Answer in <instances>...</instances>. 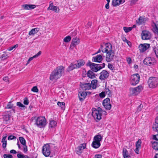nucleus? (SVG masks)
I'll use <instances>...</instances> for the list:
<instances>
[{
    "label": "nucleus",
    "mask_w": 158,
    "mask_h": 158,
    "mask_svg": "<svg viewBox=\"0 0 158 158\" xmlns=\"http://www.w3.org/2000/svg\"><path fill=\"white\" fill-rule=\"evenodd\" d=\"M101 49L103 53H106V60L109 62L112 61L115 55V52L112 50V46L110 43H104L101 44Z\"/></svg>",
    "instance_id": "1"
},
{
    "label": "nucleus",
    "mask_w": 158,
    "mask_h": 158,
    "mask_svg": "<svg viewBox=\"0 0 158 158\" xmlns=\"http://www.w3.org/2000/svg\"><path fill=\"white\" fill-rule=\"evenodd\" d=\"M64 73V68L62 66L57 67L51 73L49 79L50 80H56L59 79Z\"/></svg>",
    "instance_id": "2"
},
{
    "label": "nucleus",
    "mask_w": 158,
    "mask_h": 158,
    "mask_svg": "<svg viewBox=\"0 0 158 158\" xmlns=\"http://www.w3.org/2000/svg\"><path fill=\"white\" fill-rule=\"evenodd\" d=\"M34 118L36 120L35 124L38 127L40 128L46 125V120L44 117H35Z\"/></svg>",
    "instance_id": "3"
},
{
    "label": "nucleus",
    "mask_w": 158,
    "mask_h": 158,
    "mask_svg": "<svg viewBox=\"0 0 158 158\" xmlns=\"http://www.w3.org/2000/svg\"><path fill=\"white\" fill-rule=\"evenodd\" d=\"M102 111V109L100 107H98L97 109L93 108L92 109V115L95 119H97L98 120H100L101 118Z\"/></svg>",
    "instance_id": "4"
},
{
    "label": "nucleus",
    "mask_w": 158,
    "mask_h": 158,
    "mask_svg": "<svg viewBox=\"0 0 158 158\" xmlns=\"http://www.w3.org/2000/svg\"><path fill=\"white\" fill-rule=\"evenodd\" d=\"M148 83L150 88H155L158 85V79L155 77H150L148 80Z\"/></svg>",
    "instance_id": "5"
},
{
    "label": "nucleus",
    "mask_w": 158,
    "mask_h": 158,
    "mask_svg": "<svg viewBox=\"0 0 158 158\" xmlns=\"http://www.w3.org/2000/svg\"><path fill=\"white\" fill-rule=\"evenodd\" d=\"M143 89L141 85H139L135 88H130V93L132 96H136L139 94Z\"/></svg>",
    "instance_id": "6"
},
{
    "label": "nucleus",
    "mask_w": 158,
    "mask_h": 158,
    "mask_svg": "<svg viewBox=\"0 0 158 158\" xmlns=\"http://www.w3.org/2000/svg\"><path fill=\"white\" fill-rule=\"evenodd\" d=\"M42 152L45 157L49 156L51 154V147L48 144H44L43 147Z\"/></svg>",
    "instance_id": "7"
},
{
    "label": "nucleus",
    "mask_w": 158,
    "mask_h": 158,
    "mask_svg": "<svg viewBox=\"0 0 158 158\" xmlns=\"http://www.w3.org/2000/svg\"><path fill=\"white\" fill-rule=\"evenodd\" d=\"M140 79L139 75L136 73L131 75V83L132 85H135L137 84L139 81Z\"/></svg>",
    "instance_id": "8"
},
{
    "label": "nucleus",
    "mask_w": 158,
    "mask_h": 158,
    "mask_svg": "<svg viewBox=\"0 0 158 158\" xmlns=\"http://www.w3.org/2000/svg\"><path fill=\"white\" fill-rule=\"evenodd\" d=\"M156 63L155 59L150 57H146L143 60L144 64L149 66L154 65Z\"/></svg>",
    "instance_id": "9"
},
{
    "label": "nucleus",
    "mask_w": 158,
    "mask_h": 158,
    "mask_svg": "<svg viewBox=\"0 0 158 158\" xmlns=\"http://www.w3.org/2000/svg\"><path fill=\"white\" fill-rule=\"evenodd\" d=\"M142 40H147L149 39L151 37V34L148 31L143 30L142 31L141 34Z\"/></svg>",
    "instance_id": "10"
},
{
    "label": "nucleus",
    "mask_w": 158,
    "mask_h": 158,
    "mask_svg": "<svg viewBox=\"0 0 158 158\" xmlns=\"http://www.w3.org/2000/svg\"><path fill=\"white\" fill-rule=\"evenodd\" d=\"M102 105L107 110H109L111 108V105L110 103V99L108 98H107L103 100Z\"/></svg>",
    "instance_id": "11"
},
{
    "label": "nucleus",
    "mask_w": 158,
    "mask_h": 158,
    "mask_svg": "<svg viewBox=\"0 0 158 158\" xmlns=\"http://www.w3.org/2000/svg\"><path fill=\"white\" fill-rule=\"evenodd\" d=\"M80 86L83 91H85L86 90L91 89L90 83H81L80 84Z\"/></svg>",
    "instance_id": "12"
},
{
    "label": "nucleus",
    "mask_w": 158,
    "mask_h": 158,
    "mask_svg": "<svg viewBox=\"0 0 158 158\" xmlns=\"http://www.w3.org/2000/svg\"><path fill=\"white\" fill-rule=\"evenodd\" d=\"M88 65L89 66L93 72H96L100 70L99 69V65H98V64L89 63H88Z\"/></svg>",
    "instance_id": "13"
},
{
    "label": "nucleus",
    "mask_w": 158,
    "mask_h": 158,
    "mask_svg": "<svg viewBox=\"0 0 158 158\" xmlns=\"http://www.w3.org/2000/svg\"><path fill=\"white\" fill-rule=\"evenodd\" d=\"M149 47V44H141L139 47V50L141 52H143L146 50Z\"/></svg>",
    "instance_id": "14"
},
{
    "label": "nucleus",
    "mask_w": 158,
    "mask_h": 158,
    "mask_svg": "<svg viewBox=\"0 0 158 158\" xmlns=\"http://www.w3.org/2000/svg\"><path fill=\"white\" fill-rule=\"evenodd\" d=\"M100 75L99 77V79L101 80H105L107 79L109 76V73L106 70H103L100 73Z\"/></svg>",
    "instance_id": "15"
},
{
    "label": "nucleus",
    "mask_w": 158,
    "mask_h": 158,
    "mask_svg": "<svg viewBox=\"0 0 158 158\" xmlns=\"http://www.w3.org/2000/svg\"><path fill=\"white\" fill-rule=\"evenodd\" d=\"M80 42L79 38L78 37L73 38L72 41V43L70 44V47L72 46H75L78 45Z\"/></svg>",
    "instance_id": "16"
},
{
    "label": "nucleus",
    "mask_w": 158,
    "mask_h": 158,
    "mask_svg": "<svg viewBox=\"0 0 158 158\" xmlns=\"http://www.w3.org/2000/svg\"><path fill=\"white\" fill-rule=\"evenodd\" d=\"M103 60L102 56L101 55H97L96 56H94L92 58L93 61L96 62H101Z\"/></svg>",
    "instance_id": "17"
},
{
    "label": "nucleus",
    "mask_w": 158,
    "mask_h": 158,
    "mask_svg": "<svg viewBox=\"0 0 158 158\" xmlns=\"http://www.w3.org/2000/svg\"><path fill=\"white\" fill-rule=\"evenodd\" d=\"M152 129L154 131L157 132L158 136V116L156 117L155 120V122L153 123L152 125Z\"/></svg>",
    "instance_id": "18"
},
{
    "label": "nucleus",
    "mask_w": 158,
    "mask_h": 158,
    "mask_svg": "<svg viewBox=\"0 0 158 158\" xmlns=\"http://www.w3.org/2000/svg\"><path fill=\"white\" fill-rule=\"evenodd\" d=\"M86 144L83 143L79 146L76 149L77 152V154L80 155L82 152L83 150L85 148Z\"/></svg>",
    "instance_id": "19"
},
{
    "label": "nucleus",
    "mask_w": 158,
    "mask_h": 158,
    "mask_svg": "<svg viewBox=\"0 0 158 158\" xmlns=\"http://www.w3.org/2000/svg\"><path fill=\"white\" fill-rule=\"evenodd\" d=\"M87 95V93L85 91L80 92L78 94V97L80 100L81 101H83L86 95Z\"/></svg>",
    "instance_id": "20"
},
{
    "label": "nucleus",
    "mask_w": 158,
    "mask_h": 158,
    "mask_svg": "<svg viewBox=\"0 0 158 158\" xmlns=\"http://www.w3.org/2000/svg\"><path fill=\"white\" fill-rule=\"evenodd\" d=\"M153 27L152 31L156 34H158V22H153L152 24Z\"/></svg>",
    "instance_id": "21"
},
{
    "label": "nucleus",
    "mask_w": 158,
    "mask_h": 158,
    "mask_svg": "<svg viewBox=\"0 0 158 158\" xmlns=\"http://www.w3.org/2000/svg\"><path fill=\"white\" fill-rule=\"evenodd\" d=\"M24 10H31L36 7L34 5L24 4L22 6Z\"/></svg>",
    "instance_id": "22"
},
{
    "label": "nucleus",
    "mask_w": 158,
    "mask_h": 158,
    "mask_svg": "<svg viewBox=\"0 0 158 158\" xmlns=\"http://www.w3.org/2000/svg\"><path fill=\"white\" fill-rule=\"evenodd\" d=\"M146 21L145 18L140 16L138 19L136 20V24L139 25L144 24Z\"/></svg>",
    "instance_id": "23"
},
{
    "label": "nucleus",
    "mask_w": 158,
    "mask_h": 158,
    "mask_svg": "<svg viewBox=\"0 0 158 158\" xmlns=\"http://www.w3.org/2000/svg\"><path fill=\"white\" fill-rule=\"evenodd\" d=\"M123 155L124 158H130V156L128 154L127 150L125 148L123 149Z\"/></svg>",
    "instance_id": "24"
},
{
    "label": "nucleus",
    "mask_w": 158,
    "mask_h": 158,
    "mask_svg": "<svg viewBox=\"0 0 158 158\" xmlns=\"http://www.w3.org/2000/svg\"><path fill=\"white\" fill-rule=\"evenodd\" d=\"M122 2V0H113L112 5L114 6H116L120 5Z\"/></svg>",
    "instance_id": "25"
},
{
    "label": "nucleus",
    "mask_w": 158,
    "mask_h": 158,
    "mask_svg": "<svg viewBox=\"0 0 158 158\" xmlns=\"http://www.w3.org/2000/svg\"><path fill=\"white\" fill-rule=\"evenodd\" d=\"M39 30V29L38 28H35L32 29L29 32V35H34L37 33Z\"/></svg>",
    "instance_id": "26"
},
{
    "label": "nucleus",
    "mask_w": 158,
    "mask_h": 158,
    "mask_svg": "<svg viewBox=\"0 0 158 158\" xmlns=\"http://www.w3.org/2000/svg\"><path fill=\"white\" fill-rule=\"evenodd\" d=\"M97 80H94L91 81L90 83L91 88L95 89L96 88L97 85Z\"/></svg>",
    "instance_id": "27"
},
{
    "label": "nucleus",
    "mask_w": 158,
    "mask_h": 158,
    "mask_svg": "<svg viewBox=\"0 0 158 158\" xmlns=\"http://www.w3.org/2000/svg\"><path fill=\"white\" fill-rule=\"evenodd\" d=\"M41 51H39L38 53H37L36 55L34 56L33 57H31L29 58L28 60L27 63L26 64V65H27L29 63V62L32 60L33 58H35L38 57L39 56L41 55Z\"/></svg>",
    "instance_id": "28"
},
{
    "label": "nucleus",
    "mask_w": 158,
    "mask_h": 158,
    "mask_svg": "<svg viewBox=\"0 0 158 158\" xmlns=\"http://www.w3.org/2000/svg\"><path fill=\"white\" fill-rule=\"evenodd\" d=\"M85 64V62L84 61L80 60L77 61V64H75L76 66V69L79 68L81 66H83Z\"/></svg>",
    "instance_id": "29"
},
{
    "label": "nucleus",
    "mask_w": 158,
    "mask_h": 158,
    "mask_svg": "<svg viewBox=\"0 0 158 158\" xmlns=\"http://www.w3.org/2000/svg\"><path fill=\"white\" fill-rule=\"evenodd\" d=\"M102 137L100 135H95L94 138V140L100 143V142L102 140Z\"/></svg>",
    "instance_id": "30"
},
{
    "label": "nucleus",
    "mask_w": 158,
    "mask_h": 158,
    "mask_svg": "<svg viewBox=\"0 0 158 158\" xmlns=\"http://www.w3.org/2000/svg\"><path fill=\"white\" fill-rule=\"evenodd\" d=\"M101 145L100 143L94 140L92 142V146L95 148H98Z\"/></svg>",
    "instance_id": "31"
},
{
    "label": "nucleus",
    "mask_w": 158,
    "mask_h": 158,
    "mask_svg": "<svg viewBox=\"0 0 158 158\" xmlns=\"http://www.w3.org/2000/svg\"><path fill=\"white\" fill-rule=\"evenodd\" d=\"M6 136L3 137L2 140V146L4 148H5L6 146L7 141L6 140Z\"/></svg>",
    "instance_id": "32"
},
{
    "label": "nucleus",
    "mask_w": 158,
    "mask_h": 158,
    "mask_svg": "<svg viewBox=\"0 0 158 158\" xmlns=\"http://www.w3.org/2000/svg\"><path fill=\"white\" fill-rule=\"evenodd\" d=\"M152 148L156 151H158V143L156 142H152Z\"/></svg>",
    "instance_id": "33"
},
{
    "label": "nucleus",
    "mask_w": 158,
    "mask_h": 158,
    "mask_svg": "<svg viewBox=\"0 0 158 158\" xmlns=\"http://www.w3.org/2000/svg\"><path fill=\"white\" fill-rule=\"evenodd\" d=\"M75 69H76V66L75 64H73L71 63L67 68V70L68 71H70Z\"/></svg>",
    "instance_id": "34"
},
{
    "label": "nucleus",
    "mask_w": 158,
    "mask_h": 158,
    "mask_svg": "<svg viewBox=\"0 0 158 158\" xmlns=\"http://www.w3.org/2000/svg\"><path fill=\"white\" fill-rule=\"evenodd\" d=\"M87 76L89 78L93 79L94 78L95 76L94 73L91 71L89 70L87 73Z\"/></svg>",
    "instance_id": "35"
},
{
    "label": "nucleus",
    "mask_w": 158,
    "mask_h": 158,
    "mask_svg": "<svg viewBox=\"0 0 158 158\" xmlns=\"http://www.w3.org/2000/svg\"><path fill=\"white\" fill-rule=\"evenodd\" d=\"M8 57V55L6 53H3L0 56V59L1 60H3L6 59Z\"/></svg>",
    "instance_id": "36"
},
{
    "label": "nucleus",
    "mask_w": 158,
    "mask_h": 158,
    "mask_svg": "<svg viewBox=\"0 0 158 158\" xmlns=\"http://www.w3.org/2000/svg\"><path fill=\"white\" fill-rule=\"evenodd\" d=\"M57 123L54 121L52 120L50 122L49 125V127L51 128H53L55 127L56 126Z\"/></svg>",
    "instance_id": "37"
},
{
    "label": "nucleus",
    "mask_w": 158,
    "mask_h": 158,
    "mask_svg": "<svg viewBox=\"0 0 158 158\" xmlns=\"http://www.w3.org/2000/svg\"><path fill=\"white\" fill-rule=\"evenodd\" d=\"M19 139L20 143L23 145H25L26 144V141L25 139L23 137H19Z\"/></svg>",
    "instance_id": "38"
},
{
    "label": "nucleus",
    "mask_w": 158,
    "mask_h": 158,
    "mask_svg": "<svg viewBox=\"0 0 158 158\" xmlns=\"http://www.w3.org/2000/svg\"><path fill=\"white\" fill-rule=\"evenodd\" d=\"M141 141L140 139H139L136 143V148H140L141 147Z\"/></svg>",
    "instance_id": "39"
},
{
    "label": "nucleus",
    "mask_w": 158,
    "mask_h": 158,
    "mask_svg": "<svg viewBox=\"0 0 158 158\" xmlns=\"http://www.w3.org/2000/svg\"><path fill=\"white\" fill-rule=\"evenodd\" d=\"M57 105L60 107H61V108L63 110L64 109V106L65 103L64 102H57Z\"/></svg>",
    "instance_id": "40"
},
{
    "label": "nucleus",
    "mask_w": 158,
    "mask_h": 158,
    "mask_svg": "<svg viewBox=\"0 0 158 158\" xmlns=\"http://www.w3.org/2000/svg\"><path fill=\"white\" fill-rule=\"evenodd\" d=\"M10 116L9 115H4L3 116V118L4 121L6 122L9 121L10 118Z\"/></svg>",
    "instance_id": "41"
},
{
    "label": "nucleus",
    "mask_w": 158,
    "mask_h": 158,
    "mask_svg": "<svg viewBox=\"0 0 158 158\" xmlns=\"http://www.w3.org/2000/svg\"><path fill=\"white\" fill-rule=\"evenodd\" d=\"M105 92L108 96L111 97L112 96V92L108 88H106Z\"/></svg>",
    "instance_id": "42"
},
{
    "label": "nucleus",
    "mask_w": 158,
    "mask_h": 158,
    "mask_svg": "<svg viewBox=\"0 0 158 158\" xmlns=\"http://www.w3.org/2000/svg\"><path fill=\"white\" fill-rule=\"evenodd\" d=\"M132 27H123V29L124 31L126 33L129 32L130 31L132 30Z\"/></svg>",
    "instance_id": "43"
},
{
    "label": "nucleus",
    "mask_w": 158,
    "mask_h": 158,
    "mask_svg": "<svg viewBox=\"0 0 158 158\" xmlns=\"http://www.w3.org/2000/svg\"><path fill=\"white\" fill-rule=\"evenodd\" d=\"M71 37L69 36H68L65 37L63 40L65 42H68L71 40Z\"/></svg>",
    "instance_id": "44"
},
{
    "label": "nucleus",
    "mask_w": 158,
    "mask_h": 158,
    "mask_svg": "<svg viewBox=\"0 0 158 158\" xmlns=\"http://www.w3.org/2000/svg\"><path fill=\"white\" fill-rule=\"evenodd\" d=\"M52 10L56 12H58L59 9L57 6H54L52 9Z\"/></svg>",
    "instance_id": "45"
},
{
    "label": "nucleus",
    "mask_w": 158,
    "mask_h": 158,
    "mask_svg": "<svg viewBox=\"0 0 158 158\" xmlns=\"http://www.w3.org/2000/svg\"><path fill=\"white\" fill-rule=\"evenodd\" d=\"M29 102L28 98L27 97H25L24 99L23 103L25 105H28L29 104Z\"/></svg>",
    "instance_id": "46"
},
{
    "label": "nucleus",
    "mask_w": 158,
    "mask_h": 158,
    "mask_svg": "<svg viewBox=\"0 0 158 158\" xmlns=\"http://www.w3.org/2000/svg\"><path fill=\"white\" fill-rule=\"evenodd\" d=\"M156 57L158 58V47H155L153 49Z\"/></svg>",
    "instance_id": "47"
},
{
    "label": "nucleus",
    "mask_w": 158,
    "mask_h": 158,
    "mask_svg": "<svg viewBox=\"0 0 158 158\" xmlns=\"http://www.w3.org/2000/svg\"><path fill=\"white\" fill-rule=\"evenodd\" d=\"M31 91L34 92H38V89L36 86H34L31 89Z\"/></svg>",
    "instance_id": "48"
},
{
    "label": "nucleus",
    "mask_w": 158,
    "mask_h": 158,
    "mask_svg": "<svg viewBox=\"0 0 158 158\" xmlns=\"http://www.w3.org/2000/svg\"><path fill=\"white\" fill-rule=\"evenodd\" d=\"M4 158H13V156L10 154H4L3 155Z\"/></svg>",
    "instance_id": "49"
},
{
    "label": "nucleus",
    "mask_w": 158,
    "mask_h": 158,
    "mask_svg": "<svg viewBox=\"0 0 158 158\" xmlns=\"http://www.w3.org/2000/svg\"><path fill=\"white\" fill-rule=\"evenodd\" d=\"M18 47V45L17 44H16L13 46L9 48L8 49V50L9 51H11L13 50L15 48H17Z\"/></svg>",
    "instance_id": "50"
},
{
    "label": "nucleus",
    "mask_w": 158,
    "mask_h": 158,
    "mask_svg": "<svg viewBox=\"0 0 158 158\" xmlns=\"http://www.w3.org/2000/svg\"><path fill=\"white\" fill-rule=\"evenodd\" d=\"M105 64L104 63H103L102 64H98V65H99V66H98L99 67V69L100 70L102 68H104L105 67Z\"/></svg>",
    "instance_id": "51"
},
{
    "label": "nucleus",
    "mask_w": 158,
    "mask_h": 158,
    "mask_svg": "<svg viewBox=\"0 0 158 158\" xmlns=\"http://www.w3.org/2000/svg\"><path fill=\"white\" fill-rule=\"evenodd\" d=\"M17 106L20 107L24 108L25 106L20 102H17Z\"/></svg>",
    "instance_id": "52"
},
{
    "label": "nucleus",
    "mask_w": 158,
    "mask_h": 158,
    "mask_svg": "<svg viewBox=\"0 0 158 158\" xmlns=\"http://www.w3.org/2000/svg\"><path fill=\"white\" fill-rule=\"evenodd\" d=\"M23 152L24 153H26L28 151L27 146L26 144L23 145Z\"/></svg>",
    "instance_id": "53"
},
{
    "label": "nucleus",
    "mask_w": 158,
    "mask_h": 158,
    "mask_svg": "<svg viewBox=\"0 0 158 158\" xmlns=\"http://www.w3.org/2000/svg\"><path fill=\"white\" fill-rule=\"evenodd\" d=\"M53 5L52 3H50L49 5V7L47 9V10H52V8L54 6Z\"/></svg>",
    "instance_id": "54"
},
{
    "label": "nucleus",
    "mask_w": 158,
    "mask_h": 158,
    "mask_svg": "<svg viewBox=\"0 0 158 158\" xmlns=\"http://www.w3.org/2000/svg\"><path fill=\"white\" fill-rule=\"evenodd\" d=\"M99 95L100 98H104L105 96V92H102L99 94Z\"/></svg>",
    "instance_id": "55"
},
{
    "label": "nucleus",
    "mask_w": 158,
    "mask_h": 158,
    "mask_svg": "<svg viewBox=\"0 0 158 158\" xmlns=\"http://www.w3.org/2000/svg\"><path fill=\"white\" fill-rule=\"evenodd\" d=\"M13 106V105L11 104V102H9L8 103V104L7 105L6 108L8 109H11L12 108Z\"/></svg>",
    "instance_id": "56"
},
{
    "label": "nucleus",
    "mask_w": 158,
    "mask_h": 158,
    "mask_svg": "<svg viewBox=\"0 0 158 158\" xmlns=\"http://www.w3.org/2000/svg\"><path fill=\"white\" fill-rule=\"evenodd\" d=\"M17 156L18 158H25V156L23 154H21L20 153H18L17 155Z\"/></svg>",
    "instance_id": "57"
},
{
    "label": "nucleus",
    "mask_w": 158,
    "mask_h": 158,
    "mask_svg": "<svg viewBox=\"0 0 158 158\" xmlns=\"http://www.w3.org/2000/svg\"><path fill=\"white\" fill-rule=\"evenodd\" d=\"M143 107V106L140 104L137 108V111L139 112L141 110L142 108Z\"/></svg>",
    "instance_id": "58"
},
{
    "label": "nucleus",
    "mask_w": 158,
    "mask_h": 158,
    "mask_svg": "<svg viewBox=\"0 0 158 158\" xmlns=\"http://www.w3.org/2000/svg\"><path fill=\"white\" fill-rule=\"evenodd\" d=\"M16 137L14 136H13L12 135H10L9 136L8 138V140H11L14 139L15 138H16Z\"/></svg>",
    "instance_id": "59"
},
{
    "label": "nucleus",
    "mask_w": 158,
    "mask_h": 158,
    "mask_svg": "<svg viewBox=\"0 0 158 158\" xmlns=\"http://www.w3.org/2000/svg\"><path fill=\"white\" fill-rule=\"evenodd\" d=\"M108 68L111 70H113L114 67L112 64H109L108 65Z\"/></svg>",
    "instance_id": "60"
},
{
    "label": "nucleus",
    "mask_w": 158,
    "mask_h": 158,
    "mask_svg": "<svg viewBox=\"0 0 158 158\" xmlns=\"http://www.w3.org/2000/svg\"><path fill=\"white\" fill-rule=\"evenodd\" d=\"M77 31L76 30H75L74 31L72 32L71 33V35L72 36H76L77 35Z\"/></svg>",
    "instance_id": "61"
},
{
    "label": "nucleus",
    "mask_w": 158,
    "mask_h": 158,
    "mask_svg": "<svg viewBox=\"0 0 158 158\" xmlns=\"http://www.w3.org/2000/svg\"><path fill=\"white\" fill-rule=\"evenodd\" d=\"M140 148H136L135 149V152L137 154H139V149Z\"/></svg>",
    "instance_id": "62"
},
{
    "label": "nucleus",
    "mask_w": 158,
    "mask_h": 158,
    "mask_svg": "<svg viewBox=\"0 0 158 158\" xmlns=\"http://www.w3.org/2000/svg\"><path fill=\"white\" fill-rule=\"evenodd\" d=\"M127 60L128 64H130L131 62V60L130 57L127 58Z\"/></svg>",
    "instance_id": "63"
},
{
    "label": "nucleus",
    "mask_w": 158,
    "mask_h": 158,
    "mask_svg": "<svg viewBox=\"0 0 158 158\" xmlns=\"http://www.w3.org/2000/svg\"><path fill=\"white\" fill-rule=\"evenodd\" d=\"M94 158H102V155H95Z\"/></svg>",
    "instance_id": "64"
}]
</instances>
